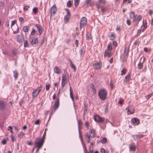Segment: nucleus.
Listing matches in <instances>:
<instances>
[{
    "mask_svg": "<svg viewBox=\"0 0 153 153\" xmlns=\"http://www.w3.org/2000/svg\"><path fill=\"white\" fill-rule=\"evenodd\" d=\"M142 27H143V28L144 29H146L147 27V25L146 23L145 22V23H143V25L142 26Z\"/></svg>",
    "mask_w": 153,
    "mask_h": 153,
    "instance_id": "nucleus-48",
    "label": "nucleus"
},
{
    "mask_svg": "<svg viewBox=\"0 0 153 153\" xmlns=\"http://www.w3.org/2000/svg\"><path fill=\"white\" fill-rule=\"evenodd\" d=\"M29 30V28L27 26H25L23 28V31L25 32H27Z\"/></svg>",
    "mask_w": 153,
    "mask_h": 153,
    "instance_id": "nucleus-30",
    "label": "nucleus"
},
{
    "mask_svg": "<svg viewBox=\"0 0 153 153\" xmlns=\"http://www.w3.org/2000/svg\"><path fill=\"white\" fill-rule=\"evenodd\" d=\"M90 135L91 137L94 138L96 135L95 133V130L94 129H91L89 131Z\"/></svg>",
    "mask_w": 153,
    "mask_h": 153,
    "instance_id": "nucleus-20",
    "label": "nucleus"
},
{
    "mask_svg": "<svg viewBox=\"0 0 153 153\" xmlns=\"http://www.w3.org/2000/svg\"><path fill=\"white\" fill-rule=\"evenodd\" d=\"M114 83L113 82L112 80H111L110 81V86L111 87V89H112L114 88Z\"/></svg>",
    "mask_w": 153,
    "mask_h": 153,
    "instance_id": "nucleus-51",
    "label": "nucleus"
},
{
    "mask_svg": "<svg viewBox=\"0 0 153 153\" xmlns=\"http://www.w3.org/2000/svg\"><path fill=\"white\" fill-rule=\"evenodd\" d=\"M129 148L130 150L134 152L135 151L136 147L134 143H132L129 145Z\"/></svg>",
    "mask_w": 153,
    "mask_h": 153,
    "instance_id": "nucleus-12",
    "label": "nucleus"
},
{
    "mask_svg": "<svg viewBox=\"0 0 153 153\" xmlns=\"http://www.w3.org/2000/svg\"><path fill=\"white\" fill-rule=\"evenodd\" d=\"M113 44L114 46H115V47H116L117 45V42L115 41H114L113 42Z\"/></svg>",
    "mask_w": 153,
    "mask_h": 153,
    "instance_id": "nucleus-57",
    "label": "nucleus"
},
{
    "mask_svg": "<svg viewBox=\"0 0 153 153\" xmlns=\"http://www.w3.org/2000/svg\"><path fill=\"white\" fill-rule=\"evenodd\" d=\"M87 22V19L85 17H83L81 19L80 23V28L81 29L86 25Z\"/></svg>",
    "mask_w": 153,
    "mask_h": 153,
    "instance_id": "nucleus-6",
    "label": "nucleus"
},
{
    "mask_svg": "<svg viewBox=\"0 0 153 153\" xmlns=\"http://www.w3.org/2000/svg\"><path fill=\"white\" fill-rule=\"evenodd\" d=\"M36 27L37 28L39 33V35H40L42 32V27L39 24H36Z\"/></svg>",
    "mask_w": 153,
    "mask_h": 153,
    "instance_id": "nucleus-16",
    "label": "nucleus"
},
{
    "mask_svg": "<svg viewBox=\"0 0 153 153\" xmlns=\"http://www.w3.org/2000/svg\"><path fill=\"white\" fill-rule=\"evenodd\" d=\"M46 132L45 131V132L44 134L42 137V138L41 139L42 140H43L44 141L45 138V135H46Z\"/></svg>",
    "mask_w": 153,
    "mask_h": 153,
    "instance_id": "nucleus-61",
    "label": "nucleus"
},
{
    "mask_svg": "<svg viewBox=\"0 0 153 153\" xmlns=\"http://www.w3.org/2000/svg\"><path fill=\"white\" fill-rule=\"evenodd\" d=\"M5 104L2 102H1V109H4L5 106Z\"/></svg>",
    "mask_w": 153,
    "mask_h": 153,
    "instance_id": "nucleus-36",
    "label": "nucleus"
},
{
    "mask_svg": "<svg viewBox=\"0 0 153 153\" xmlns=\"http://www.w3.org/2000/svg\"><path fill=\"white\" fill-rule=\"evenodd\" d=\"M67 6L68 7H70L72 6V3L71 1H69L67 4Z\"/></svg>",
    "mask_w": 153,
    "mask_h": 153,
    "instance_id": "nucleus-41",
    "label": "nucleus"
},
{
    "mask_svg": "<svg viewBox=\"0 0 153 153\" xmlns=\"http://www.w3.org/2000/svg\"><path fill=\"white\" fill-rule=\"evenodd\" d=\"M40 120H37L35 121V125H39L40 124Z\"/></svg>",
    "mask_w": 153,
    "mask_h": 153,
    "instance_id": "nucleus-60",
    "label": "nucleus"
},
{
    "mask_svg": "<svg viewBox=\"0 0 153 153\" xmlns=\"http://www.w3.org/2000/svg\"><path fill=\"white\" fill-rule=\"evenodd\" d=\"M70 96L72 101H74L73 94L71 87H70Z\"/></svg>",
    "mask_w": 153,
    "mask_h": 153,
    "instance_id": "nucleus-28",
    "label": "nucleus"
},
{
    "mask_svg": "<svg viewBox=\"0 0 153 153\" xmlns=\"http://www.w3.org/2000/svg\"><path fill=\"white\" fill-rule=\"evenodd\" d=\"M22 36H20L19 35H18L17 36V41L21 43L22 42Z\"/></svg>",
    "mask_w": 153,
    "mask_h": 153,
    "instance_id": "nucleus-32",
    "label": "nucleus"
},
{
    "mask_svg": "<svg viewBox=\"0 0 153 153\" xmlns=\"http://www.w3.org/2000/svg\"><path fill=\"white\" fill-rule=\"evenodd\" d=\"M57 11V7L56 5L54 4L50 8L49 12L50 13V17H51L53 16Z\"/></svg>",
    "mask_w": 153,
    "mask_h": 153,
    "instance_id": "nucleus-3",
    "label": "nucleus"
},
{
    "mask_svg": "<svg viewBox=\"0 0 153 153\" xmlns=\"http://www.w3.org/2000/svg\"><path fill=\"white\" fill-rule=\"evenodd\" d=\"M102 67V65L101 63H95L94 65V69L95 70H98L100 69Z\"/></svg>",
    "mask_w": 153,
    "mask_h": 153,
    "instance_id": "nucleus-11",
    "label": "nucleus"
},
{
    "mask_svg": "<svg viewBox=\"0 0 153 153\" xmlns=\"http://www.w3.org/2000/svg\"><path fill=\"white\" fill-rule=\"evenodd\" d=\"M83 146L84 149V153H90V152L88 151L87 149L86 148L85 145L84 144H83Z\"/></svg>",
    "mask_w": 153,
    "mask_h": 153,
    "instance_id": "nucleus-34",
    "label": "nucleus"
},
{
    "mask_svg": "<svg viewBox=\"0 0 153 153\" xmlns=\"http://www.w3.org/2000/svg\"><path fill=\"white\" fill-rule=\"evenodd\" d=\"M100 98L102 100H104L106 99L107 96V91L104 88L100 89L98 93Z\"/></svg>",
    "mask_w": 153,
    "mask_h": 153,
    "instance_id": "nucleus-2",
    "label": "nucleus"
},
{
    "mask_svg": "<svg viewBox=\"0 0 153 153\" xmlns=\"http://www.w3.org/2000/svg\"><path fill=\"white\" fill-rule=\"evenodd\" d=\"M24 47H27L28 46L29 43L28 41L27 40H24Z\"/></svg>",
    "mask_w": 153,
    "mask_h": 153,
    "instance_id": "nucleus-33",
    "label": "nucleus"
},
{
    "mask_svg": "<svg viewBox=\"0 0 153 153\" xmlns=\"http://www.w3.org/2000/svg\"><path fill=\"white\" fill-rule=\"evenodd\" d=\"M94 119L96 122H102L104 121V119L103 118L100 117L98 115L95 116Z\"/></svg>",
    "mask_w": 153,
    "mask_h": 153,
    "instance_id": "nucleus-10",
    "label": "nucleus"
},
{
    "mask_svg": "<svg viewBox=\"0 0 153 153\" xmlns=\"http://www.w3.org/2000/svg\"><path fill=\"white\" fill-rule=\"evenodd\" d=\"M80 0H74V5L75 7H77L79 3Z\"/></svg>",
    "mask_w": 153,
    "mask_h": 153,
    "instance_id": "nucleus-35",
    "label": "nucleus"
},
{
    "mask_svg": "<svg viewBox=\"0 0 153 153\" xmlns=\"http://www.w3.org/2000/svg\"><path fill=\"white\" fill-rule=\"evenodd\" d=\"M101 153H108V151H106L105 149L104 148H102L100 150Z\"/></svg>",
    "mask_w": 153,
    "mask_h": 153,
    "instance_id": "nucleus-44",
    "label": "nucleus"
},
{
    "mask_svg": "<svg viewBox=\"0 0 153 153\" xmlns=\"http://www.w3.org/2000/svg\"><path fill=\"white\" fill-rule=\"evenodd\" d=\"M98 2L100 4H105L106 3L105 0H98Z\"/></svg>",
    "mask_w": 153,
    "mask_h": 153,
    "instance_id": "nucleus-38",
    "label": "nucleus"
},
{
    "mask_svg": "<svg viewBox=\"0 0 153 153\" xmlns=\"http://www.w3.org/2000/svg\"><path fill=\"white\" fill-rule=\"evenodd\" d=\"M142 59V58L140 59V61L137 65V68L138 69H140L143 68V63L145 61V58H144L142 62H141V60Z\"/></svg>",
    "mask_w": 153,
    "mask_h": 153,
    "instance_id": "nucleus-13",
    "label": "nucleus"
},
{
    "mask_svg": "<svg viewBox=\"0 0 153 153\" xmlns=\"http://www.w3.org/2000/svg\"><path fill=\"white\" fill-rule=\"evenodd\" d=\"M24 135V133L22 131H21L20 133L18 135V136L20 139H21L23 137Z\"/></svg>",
    "mask_w": 153,
    "mask_h": 153,
    "instance_id": "nucleus-37",
    "label": "nucleus"
},
{
    "mask_svg": "<svg viewBox=\"0 0 153 153\" xmlns=\"http://www.w3.org/2000/svg\"><path fill=\"white\" fill-rule=\"evenodd\" d=\"M107 10V9L106 7H103V6L102 7L101 9V11L104 13Z\"/></svg>",
    "mask_w": 153,
    "mask_h": 153,
    "instance_id": "nucleus-42",
    "label": "nucleus"
},
{
    "mask_svg": "<svg viewBox=\"0 0 153 153\" xmlns=\"http://www.w3.org/2000/svg\"><path fill=\"white\" fill-rule=\"evenodd\" d=\"M42 89V86H40L34 90L32 92V95L33 98H34L36 97Z\"/></svg>",
    "mask_w": 153,
    "mask_h": 153,
    "instance_id": "nucleus-4",
    "label": "nucleus"
},
{
    "mask_svg": "<svg viewBox=\"0 0 153 153\" xmlns=\"http://www.w3.org/2000/svg\"><path fill=\"white\" fill-rule=\"evenodd\" d=\"M149 13L150 16H151L153 13V10H152L150 9L149 11Z\"/></svg>",
    "mask_w": 153,
    "mask_h": 153,
    "instance_id": "nucleus-58",
    "label": "nucleus"
},
{
    "mask_svg": "<svg viewBox=\"0 0 153 153\" xmlns=\"http://www.w3.org/2000/svg\"><path fill=\"white\" fill-rule=\"evenodd\" d=\"M29 8H30V6L27 5V6H25L24 7L23 9H24V10H25V11H27L28 10V9Z\"/></svg>",
    "mask_w": 153,
    "mask_h": 153,
    "instance_id": "nucleus-55",
    "label": "nucleus"
},
{
    "mask_svg": "<svg viewBox=\"0 0 153 153\" xmlns=\"http://www.w3.org/2000/svg\"><path fill=\"white\" fill-rule=\"evenodd\" d=\"M16 20H14L12 22L11 27H13L14 26V25H15V23H16Z\"/></svg>",
    "mask_w": 153,
    "mask_h": 153,
    "instance_id": "nucleus-49",
    "label": "nucleus"
},
{
    "mask_svg": "<svg viewBox=\"0 0 153 153\" xmlns=\"http://www.w3.org/2000/svg\"><path fill=\"white\" fill-rule=\"evenodd\" d=\"M67 76L66 75H63L62 77V81H66Z\"/></svg>",
    "mask_w": 153,
    "mask_h": 153,
    "instance_id": "nucleus-46",
    "label": "nucleus"
},
{
    "mask_svg": "<svg viewBox=\"0 0 153 153\" xmlns=\"http://www.w3.org/2000/svg\"><path fill=\"white\" fill-rule=\"evenodd\" d=\"M11 138L13 142L14 141H15L16 140L15 138V136L13 135H11Z\"/></svg>",
    "mask_w": 153,
    "mask_h": 153,
    "instance_id": "nucleus-50",
    "label": "nucleus"
},
{
    "mask_svg": "<svg viewBox=\"0 0 153 153\" xmlns=\"http://www.w3.org/2000/svg\"><path fill=\"white\" fill-rule=\"evenodd\" d=\"M123 100H120L119 101L118 103L120 105L123 104Z\"/></svg>",
    "mask_w": 153,
    "mask_h": 153,
    "instance_id": "nucleus-64",
    "label": "nucleus"
},
{
    "mask_svg": "<svg viewBox=\"0 0 153 153\" xmlns=\"http://www.w3.org/2000/svg\"><path fill=\"white\" fill-rule=\"evenodd\" d=\"M67 14L65 16L64 18V22L65 23H67L68 22V20L70 18V12L68 9H65Z\"/></svg>",
    "mask_w": 153,
    "mask_h": 153,
    "instance_id": "nucleus-5",
    "label": "nucleus"
},
{
    "mask_svg": "<svg viewBox=\"0 0 153 153\" xmlns=\"http://www.w3.org/2000/svg\"><path fill=\"white\" fill-rule=\"evenodd\" d=\"M14 34H16L19 32V29L17 25H14V26L11 27Z\"/></svg>",
    "mask_w": 153,
    "mask_h": 153,
    "instance_id": "nucleus-14",
    "label": "nucleus"
},
{
    "mask_svg": "<svg viewBox=\"0 0 153 153\" xmlns=\"http://www.w3.org/2000/svg\"><path fill=\"white\" fill-rule=\"evenodd\" d=\"M130 17L131 19H134L135 18L134 13L133 12H131L129 14Z\"/></svg>",
    "mask_w": 153,
    "mask_h": 153,
    "instance_id": "nucleus-31",
    "label": "nucleus"
},
{
    "mask_svg": "<svg viewBox=\"0 0 153 153\" xmlns=\"http://www.w3.org/2000/svg\"><path fill=\"white\" fill-rule=\"evenodd\" d=\"M19 20L20 21L22 22V23H23L24 22V19L22 17H20L19 18Z\"/></svg>",
    "mask_w": 153,
    "mask_h": 153,
    "instance_id": "nucleus-54",
    "label": "nucleus"
},
{
    "mask_svg": "<svg viewBox=\"0 0 153 153\" xmlns=\"http://www.w3.org/2000/svg\"><path fill=\"white\" fill-rule=\"evenodd\" d=\"M51 85L49 84H47L46 85V89L47 91H48L50 89Z\"/></svg>",
    "mask_w": 153,
    "mask_h": 153,
    "instance_id": "nucleus-43",
    "label": "nucleus"
},
{
    "mask_svg": "<svg viewBox=\"0 0 153 153\" xmlns=\"http://www.w3.org/2000/svg\"><path fill=\"white\" fill-rule=\"evenodd\" d=\"M38 8L37 7L34 8L33 9V11L35 13H36L37 12Z\"/></svg>",
    "mask_w": 153,
    "mask_h": 153,
    "instance_id": "nucleus-52",
    "label": "nucleus"
},
{
    "mask_svg": "<svg viewBox=\"0 0 153 153\" xmlns=\"http://www.w3.org/2000/svg\"><path fill=\"white\" fill-rule=\"evenodd\" d=\"M107 141V139L105 137H103L101 140V142L102 144H105Z\"/></svg>",
    "mask_w": 153,
    "mask_h": 153,
    "instance_id": "nucleus-40",
    "label": "nucleus"
},
{
    "mask_svg": "<svg viewBox=\"0 0 153 153\" xmlns=\"http://www.w3.org/2000/svg\"><path fill=\"white\" fill-rule=\"evenodd\" d=\"M111 55V52L108 50H106L104 52V56L105 57L108 56V57H110Z\"/></svg>",
    "mask_w": 153,
    "mask_h": 153,
    "instance_id": "nucleus-15",
    "label": "nucleus"
},
{
    "mask_svg": "<svg viewBox=\"0 0 153 153\" xmlns=\"http://www.w3.org/2000/svg\"><path fill=\"white\" fill-rule=\"evenodd\" d=\"M54 72L57 74H59L61 73L60 69L57 66H55L54 69Z\"/></svg>",
    "mask_w": 153,
    "mask_h": 153,
    "instance_id": "nucleus-21",
    "label": "nucleus"
},
{
    "mask_svg": "<svg viewBox=\"0 0 153 153\" xmlns=\"http://www.w3.org/2000/svg\"><path fill=\"white\" fill-rule=\"evenodd\" d=\"M96 6H97V9H99L100 8H102V6H101V5H100V4H97L96 5Z\"/></svg>",
    "mask_w": 153,
    "mask_h": 153,
    "instance_id": "nucleus-62",
    "label": "nucleus"
},
{
    "mask_svg": "<svg viewBox=\"0 0 153 153\" xmlns=\"http://www.w3.org/2000/svg\"><path fill=\"white\" fill-rule=\"evenodd\" d=\"M91 137V136L89 134H87L86 135L85 138L86 139V141L87 143H89Z\"/></svg>",
    "mask_w": 153,
    "mask_h": 153,
    "instance_id": "nucleus-25",
    "label": "nucleus"
},
{
    "mask_svg": "<svg viewBox=\"0 0 153 153\" xmlns=\"http://www.w3.org/2000/svg\"><path fill=\"white\" fill-rule=\"evenodd\" d=\"M59 105V98H57L55 101L54 105V108L52 110V111L55 112L58 109Z\"/></svg>",
    "mask_w": 153,
    "mask_h": 153,
    "instance_id": "nucleus-7",
    "label": "nucleus"
},
{
    "mask_svg": "<svg viewBox=\"0 0 153 153\" xmlns=\"http://www.w3.org/2000/svg\"><path fill=\"white\" fill-rule=\"evenodd\" d=\"M131 122L133 123L132 124L134 125H137L139 124V120L137 118H133L131 120Z\"/></svg>",
    "mask_w": 153,
    "mask_h": 153,
    "instance_id": "nucleus-17",
    "label": "nucleus"
},
{
    "mask_svg": "<svg viewBox=\"0 0 153 153\" xmlns=\"http://www.w3.org/2000/svg\"><path fill=\"white\" fill-rule=\"evenodd\" d=\"M78 127L79 130V138H80L81 141L82 140V139L81 137L80 131V129H81L82 127V123L80 120H79L78 121Z\"/></svg>",
    "mask_w": 153,
    "mask_h": 153,
    "instance_id": "nucleus-9",
    "label": "nucleus"
},
{
    "mask_svg": "<svg viewBox=\"0 0 153 153\" xmlns=\"http://www.w3.org/2000/svg\"><path fill=\"white\" fill-rule=\"evenodd\" d=\"M110 39L111 40H114L115 38V36L113 33H111L109 36Z\"/></svg>",
    "mask_w": 153,
    "mask_h": 153,
    "instance_id": "nucleus-23",
    "label": "nucleus"
},
{
    "mask_svg": "<svg viewBox=\"0 0 153 153\" xmlns=\"http://www.w3.org/2000/svg\"><path fill=\"white\" fill-rule=\"evenodd\" d=\"M130 74L128 73V74L126 76V77L124 80V82L126 83H128L130 80Z\"/></svg>",
    "mask_w": 153,
    "mask_h": 153,
    "instance_id": "nucleus-18",
    "label": "nucleus"
},
{
    "mask_svg": "<svg viewBox=\"0 0 153 153\" xmlns=\"http://www.w3.org/2000/svg\"><path fill=\"white\" fill-rule=\"evenodd\" d=\"M35 33V30L34 29H33V30L31 32V35H33Z\"/></svg>",
    "mask_w": 153,
    "mask_h": 153,
    "instance_id": "nucleus-63",
    "label": "nucleus"
},
{
    "mask_svg": "<svg viewBox=\"0 0 153 153\" xmlns=\"http://www.w3.org/2000/svg\"><path fill=\"white\" fill-rule=\"evenodd\" d=\"M107 48V50L108 51H110L112 50L113 48L111 44H110L108 45Z\"/></svg>",
    "mask_w": 153,
    "mask_h": 153,
    "instance_id": "nucleus-39",
    "label": "nucleus"
},
{
    "mask_svg": "<svg viewBox=\"0 0 153 153\" xmlns=\"http://www.w3.org/2000/svg\"><path fill=\"white\" fill-rule=\"evenodd\" d=\"M126 23L128 25L130 26L131 25V22L130 21V19H128L127 20Z\"/></svg>",
    "mask_w": 153,
    "mask_h": 153,
    "instance_id": "nucleus-47",
    "label": "nucleus"
},
{
    "mask_svg": "<svg viewBox=\"0 0 153 153\" xmlns=\"http://www.w3.org/2000/svg\"><path fill=\"white\" fill-rule=\"evenodd\" d=\"M1 143L5 145L7 143V141L5 139H4L2 141Z\"/></svg>",
    "mask_w": 153,
    "mask_h": 153,
    "instance_id": "nucleus-59",
    "label": "nucleus"
},
{
    "mask_svg": "<svg viewBox=\"0 0 153 153\" xmlns=\"http://www.w3.org/2000/svg\"><path fill=\"white\" fill-rule=\"evenodd\" d=\"M127 72L126 69L125 68H123L121 71V75L122 76L125 75Z\"/></svg>",
    "mask_w": 153,
    "mask_h": 153,
    "instance_id": "nucleus-29",
    "label": "nucleus"
},
{
    "mask_svg": "<svg viewBox=\"0 0 153 153\" xmlns=\"http://www.w3.org/2000/svg\"><path fill=\"white\" fill-rule=\"evenodd\" d=\"M142 19V17L140 15H136L135 18L133 19V22H135V23L134 24V26L137 25L139 24V21Z\"/></svg>",
    "mask_w": 153,
    "mask_h": 153,
    "instance_id": "nucleus-8",
    "label": "nucleus"
},
{
    "mask_svg": "<svg viewBox=\"0 0 153 153\" xmlns=\"http://www.w3.org/2000/svg\"><path fill=\"white\" fill-rule=\"evenodd\" d=\"M127 110V114L128 115H129L130 114H133L134 112V109L131 110H129L128 107L126 108V110Z\"/></svg>",
    "mask_w": 153,
    "mask_h": 153,
    "instance_id": "nucleus-22",
    "label": "nucleus"
},
{
    "mask_svg": "<svg viewBox=\"0 0 153 153\" xmlns=\"http://www.w3.org/2000/svg\"><path fill=\"white\" fill-rule=\"evenodd\" d=\"M44 141L39 137L37 138L34 142V144L36 147L37 148L36 152H39L43 145Z\"/></svg>",
    "mask_w": 153,
    "mask_h": 153,
    "instance_id": "nucleus-1",
    "label": "nucleus"
},
{
    "mask_svg": "<svg viewBox=\"0 0 153 153\" xmlns=\"http://www.w3.org/2000/svg\"><path fill=\"white\" fill-rule=\"evenodd\" d=\"M90 86H91V88L94 91H96V89L94 87V85L93 84L91 83L90 84Z\"/></svg>",
    "mask_w": 153,
    "mask_h": 153,
    "instance_id": "nucleus-45",
    "label": "nucleus"
},
{
    "mask_svg": "<svg viewBox=\"0 0 153 153\" xmlns=\"http://www.w3.org/2000/svg\"><path fill=\"white\" fill-rule=\"evenodd\" d=\"M143 135H133V137L134 140L137 139H140L143 137Z\"/></svg>",
    "mask_w": 153,
    "mask_h": 153,
    "instance_id": "nucleus-24",
    "label": "nucleus"
},
{
    "mask_svg": "<svg viewBox=\"0 0 153 153\" xmlns=\"http://www.w3.org/2000/svg\"><path fill=\"white\" fill-rule=\"evenodd\" d=\"M66 81H62L61 84L62 87L63 88L65 85Z\"/></svg>",
    "mask_w": 153,
    "mask_h": 153,
    "instance_id": "nucleus-56",
    "label": "nucleus"
},
{
    "mask_svg": "<svg viewBox=\"0 0 153 153\" xmlns=\"http://www.w3.org/2000/svg\"><path fill=\"white\" fill-rule=\"evenodd\" d=\"M69 61L71 64L70 65L71 67L74 69V71H75L76 70V66L71 61V60H70Z\"/></svg>",
    "mask_w": 153,
    "mask_h": 153,
    "instance_id": "nucleus-26",
    "label": "nucleus"
},
{
    "mask_svg": "<svg viewBox=\"0 0 153 153\" xmlns=\"http://www.w3.org/2000/svg\"><path fill=\"white\" fill-rule=\"evenodd\" d=\"M85 125L86 126L87 128L88 129L89 128V124L88 123V121L86 122L85 123Z\"/></svg>",
    "mask_w": 153,
    "mask_h": 153,
    "instance_id": "nucleus-53",
    "label": "nucleus"
},
{
    "mask_svg": "<svg viewBox=\"0 0 153 153\" xmlns=\"http://www.w3.org/2000/svg\"><path fill=\"white\" fill-rule=\"evenodd\" d=\"M38 42V39L36 38H32L31 42V44L32 45H33L37 44Z\"/></svg>",
    "mask_w": 153,
    "mask_h": 153,
    "instance_id": "nucleus-19",
    "label": "nucleus"
},
{
    "mask_svg": "<svg viewBox=\"0 0 153 153\" xmlns=\"http://www.w3.org/2000/svg\"><path fill=\"white\" fill-rule=\"evenodd\" d=\"M13 76L15 78V79L16 80L18 78V73L16 70L13 71Z\"/></svg>",
    "mask_w": 153,
    "mask_h": 153,
    "instance_id": "nucleus-27",
    "label": "nucleus"
}]
</instances>
